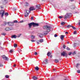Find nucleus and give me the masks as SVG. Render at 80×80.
Returning a JSON list of instances; mask_svg holds the SVG:
<instances>
[{"instance_id":"obj_28","label":"nucleus","mask_w":80,"mask_h":80,"mask_svg":"<svg viewBox=\"0 0 80 80\" xmlns=\"http://www.w3.org/2000/svg\"><path fill=\"white\" fill-rule=\"evenodd\" d=\"M17 44L15 43L14 44V47L15 48H16L17 47Z\"/></svg>"},{"instance_id":"obj_15","label":"nucleus","mask_w":80,"mask_h":80,"mask_svg":"<svg viewBox=\"0 0 80 80\" xmlns=\"http://www.w3.org/2000/svg\"><path fill=\"white\" fill-rule=\"evenodd\" d=\"M36 8H37L38 9H40V5H36Z\"/></svg>"},{"instance_id":"obj_50","label":"nucleus","mask_w":80,"mask_h":80,"mask_svg":"<svg viewBox=\"0 0 80 80\" xmlns=\"http://www.w3.org/2000/svg\"><path fill=\"white\" fill-rule=\"evenodd\" d=\"M0 67H3L2 64H1L0 65Z\"/></svg>"},{"instance_id":"obj_3","label":"nucleus","mask_w":80,"mask_h":80,"mask_svg":"<svg viewBox=\"0 0 80 80\" xmlns=\"http://www.w3.org/2000/svg\"><path fill=\"white\" fill-rule=\"evenodd\" d=\"M29 13H30V12L28 10H27L26 11V12L25 13L24 16L25 17H27L28 16V14Z\"/></svg>"},{"instance_id":"obj_48","label":"nucleus","mask_w":80,"mask_h":80,"mask_svg":"<svg viewBox=\"0 0 80 80\" xmlns=\"http://www.w3.org/2000/svg\"><path fill=\"white\" fill-rule=\"evenodd\" d=\"M39 42V40H38L37 42L38 43V45H39V42Z\"/></svg>"},{"instance_id":"obj_21","label":"nucleus","mask_w":80,"mask_h":80,"mask_svg":"<svg viewBox=\"0 0 80 80\" xmlns=\"http://www.w3.org/2000/svg\"><path fill=\"white\" fill-rule=\"evenodd\" d=\"M43 36V35L42 34H39V37H40V38H42Z\"/></svg>"},{"instance_id":"obj_53","label":"nucleus","mask_w":80,"mask_h":80,"mask_svg":"<svg viewBox=\"0 0 80 80\" xmlns=\"http://www.w3.org/2000/svg\"><path fill=\"white\" fill-rule=\"evenodd\" d=\"M65 33L66 34H67H67H68V32H65Z\"/></svg>"},{"instance_id":"obj_52","label":"nucleus","mask_w":80,"mask_h":80,"mask_svg":"<svg viewBox=\"0 0 80 80\" xmlns=\"http://www.w3.org/2000/svg\"><path fill=\"white\" fill-rule=\"evenodd\" d=\"M77 66H76V67H78V65H79V64H78V63L77 64Z\"/></svg>"},{"instance_id":"obj_54","label":"nucleus","mask_w":80,"mask_h":80,"mask_svg":"<svg viewBox=\"0 0 80 80\" xmlns=\"http://www.w3.org/2000/svg\"><path fill=\"white\" fill-rule=\"evenodd\" d=\"M78 25H80V20L79 21V22L78 23Z\"/></svg>"},{"instance_id":"obj_13","label":"nucleus","mask_w":80,"mask_h":80,"mask_svg":"<svg viewBox=\"0 0 80 80\" xmlns=\"http://www.w3.org/2000/svg\"><path fill=\"white\" fill-rule=\"evenodd\" d=\"M64 37H65V36L63 35H61L60 38L62 40H63L64 39Z\"/></svg>"},{"instance_id":"obj_30","label":"nucleus","mask_w":80,"mask_h":80,"mask_svg":"<svg viewBox=\"0 0 80 80\" xmlns=\"http://www.w3.org/2000/svg\"><path fill=\"white\" fill-rule=\"evenodd\" d=\"M5 77L6 78H9V76L8 75H6Z\"/></svg>"},{"instance_id":"obj_59","label":"nucleus","mask_w":80,"mask_h":80,"mask_svg":"<svg viewBox=\"0 0 80 80\" xmlns=\"http://www.w3.org/2000/svg\"><path fill=\"white\" fill-rule=\"evenodd\" d=\"M16 64H14V67H16Z\"/></svg>"},{"instance_id":"obj_29","label":"nucleus","mask_w":80,"mask_h":80,"mask_svg":"<svg viewBox=\"0 0 80 80\" xmlns=\"http://www.w3.org/2000/svg\"><path fill=\"white\" fill-rule=\"evenodd\" d=\"M5 15H7V16H8V12H6L4 14Z\"/></svg>"},{"instance_id":"obj_23","label":"nucleus","mask_w":80,"mask_h":80,"mask_svg":"<svg viewBox=\"0 0 80 80\" xmlns=\"http://www.w3.org/2000/svg\"><path fill=\"white\" fill-rule=\"evenodd\" d=\"M40 42H41V43H42V42H43V39H41L39 40Z\"/></svg>"},{"instance_id":"obj_24","label":"nucleus","mask_w":80,"mask_h":80,"mask_svg":"<svg viewBox=\"0 0 80 80\" xmlns=\"http://www.w3.org/2000/svg\"><path fill=\"white\" fill-rule=\"evenodd\" d=\"M55 62H56V63H58V62H59L58 60L57 59H55Z\"/></svg>"},{"instance_id":"obj_10","label":"nucleus","mask_w":80,"mask_h":80,"mask_svg":"<svg viewBox=\"0 0 80 80\" xmlns=\"http://www.w3.org/2000/svg\"><path fill=\"white\" fill-rule=\"evenodd\" d=\"M8 2L7 0H4L2 2V4L3 5H6L7 3Z\"/></svg>"},{"instance_id":"obj_31","label":"nucleus","mask_w":80,"mask_h":80,"mask_svg":"<svg viewBox=\"0 0 80 80\" xmlns=\"http://www.w3.org/2000/svg\"><path fill=\"white\" fill-rule=\"evenodd\" d=\"M72 28L73 29V30H75L76 29V28H75V27H74L73 26H72Z\"/></svg>"},{"instance_id":"obj_58","label":"nucleus","mask_w":80,"mask_h":80,"mask_svg":"<svg viewBox=\"0 0 80 80\" xmlns=\"http://www.w3.org/2000/svg\"><path fill=\"white\" fill-rule=\"evenodd\" d=\"M70 1H71V2H73V1H74V0H70Z\"/></svg>"},{"instance_id":"obj_40","label":"nucleus","mask_w":80,"mask_h":80,"mask_svg":"<svg viewBox=\"0 0 80 80\" xmlns=\"http://www.w3.org/2000/svg\"><path fill=\"white\" fill-rule=\"evenodd\" d=\"M13 52V50H11L9 51V52L10 53H12V52Z\"/></svg>"},{"instance_id":"obj_37","label":"nucleus","mask_w":80,"mask_h":80,"mask_svg":"<svg viewBox=\"0 0 80 80\" xmlns=\"http://www.w3.org/2000/svg\"><path fill=\"white\" fill-rule=\"evenodd\" d=\"M72 52H70L68 53V55H72Z\"/></svg>"},{"instance_id":"obj_49","label":"nucleus","mask_w":80,"mask_h":80,"mask_svg":"<svg viewBox=\"0 0 80 80\" xmlns=\"http://www.w3.org/2000/svg\"><path fill=\"white\" fill-rule=\"evenodd\" d=\"M31 18L32 20H33V17H32Z\"/></svg>"},{"instance_id":"obj_18","label":"nucleus","mask_w":80,"mask_h":80,"mask_svg":"<svg viewBox=\"0 0 80 80\" xmlns=\"http://www.w3.org/2000/svg\"><path fill=\"white\" fill-rule=\"evenodd\" d=\"M35 70L36 71H38L39 70V68H38V66L36 67L35 68Z\"/></svg>"},{"instance_id":"obj_26","label":"nucleus","mask_w":80,"mask_h":80,"mask_svg":"<svg viewBox=\"0 0 80 80\" xmlns=\"http://www.w3.org/2000/svg\"><path fill=\"white\" fill-rule=\"evenodd\" d=\"M25 6H28V3L27 2H26L25 4Z\"/></svg>"},{"instance_id":"obj_32","label":"nucleus","mask_w":80,"mask_h":80,"mask_svg":"<svg viewBox=\"0 0 80 80\" xmlns=\"http://www.w3.org/2000/svg\"><path fill=\"white\" fill-rule=\"evenodd\" d=\"M75 54H76V51H74L72 53V55H75Z\"/></svg>"},{"instance_id":"obj_5","label":"nucleus","mask_w":80,"mask_h":80,"mask_svg":"<svg viewBox=\"0 0 80 80\" xmlns=\"http://www.w3.org/2000/svg\"><path fill=\"white\" fill-rule=\"evenodd\" d=\"M2 58H3V59H4V60H8V57H7V56H5V55H4L2 56Z\"/></svg>"},{"instance_id":"obj_45","label":"nucleus","mask_w":80,"mask_h":80,"mask_svg":"<svg viewBox=\"0 0 80 80\" xmlns=\"http://www.w3.org/2000/svg\"><path fill=\"white\" fill-rule=\"evenodd\" d=\"M23 21H20V22H18V23H23Z\"/></svg>"},{"instance_id":"obj_27","label":"nucleus","mask_w":80,"mask_h":80,"mask_svg":"<svg viewBox=\"0 0 80 80\" xmlns=\"http://www.w3.org/2000/svg\"><path fill=\"white\" fill-rule=\"evenodd\" d=\"M13 23H18V21H17V20H14L13 22Z\"/></svg>"},{"instance_id":"obj_55","label":"nucleus","mask_w":80,"mask_h":80,"mask_svg":"<svg viewBox=\"0 0 80 80\" xmlns=\"http://www.w3.org/2000/svg\"><path fill=\"white\" fill-rule=\"evenodd\" d=\"M1 9L3 8V7H2V6H1Z\"/></svg>"},{"instance_id":"obj_22","label":"nucleus","mask_w":80,"mask_h":80,"mask_svg":"<svg viewBox=\"0 0 80 80\" xmlns=\"http://www.w3.org/2000/svg\"><path fill=\"white\" fill-rule=\"evenodd\" d=\"M31 37L32 39H34V38H35V36L33 35L31 36Z\"/></svg>"},{"instance_id":"obj_19","label":"nucleus","mask_w":80,"mask_h":80,"mask_svg":"<svg viewBox=\"0 0 80 80\" xmlns=\"http://www.w3.org/2000/svg\"><path fill=\"white\" fill-rule=\"evenodd\" d=\"M72 26L70 25H69L67 26L68 28H70L71 27H72Z\"/></svg>"},{"instance_id":"obj_1","label":"nucleus","mask_w":80,"mask_h":80,"mask_svg":"<svg viewBox=\"0 0 80 80\" xmlns=\"http://www.w3.org/2000/svg\"><path fill=\"white\" fill-rule=\"evenodd\" d=\"M43 28L44 29H46L47 31H44V35H47L50 31L51 29L52 28V27L48 26H43Z\"/></svg>"},{"instance_id":"obj_16","label":"nucleus","mask_w":80,"mask_h":80,"mask_svg":"<svg viewBox=\"0 0 80 80\" xmlns=\"http://www.w3.org/2000/svg\"><path fill=\"white\" fill-rule=\"evenodd\" d=\"M11 38H17V36H16V35H14L12 36Z\"/></svg>"},{"instance_id":"obj_33","label":"nucleus","mask_w":80,"mask_h":80,"mask_svg":"<svg viewBox=\"0 0 80 80\" xmlns=\"http://www.w3.org/2000/svg\"><path fill=\"white\" fill-rule=\"evenodd\" d=\"M74 35H75V34H77V31H75L74 32Z\"/></svg>"},{"instance_id":"obj_60","label":"nucleus","mask_w":80,"mask_h":80,"mask_svg":"<svg viewBox=\"0 0 80 80\" xmlns=\"http://www.w3.org/2000/svg\"><path fill=\"white\" fill-rule=\"evenodd\" d=\"M67 43H68V44H69V42H68Z\"/></svg>"},{"instance_id":"obj_12","label":"nucleus","mask_w":80,"mask_h":80,"mask_svg":"<svg viewBox=\"0 0 80 80\" xmlns=\"http://www.w3.org/2000/svg\"><path fill=\"white\" fill-rule=\"evenodd\" d=\"M28 25L29 26V28H31V27H32V25L33 26V22L29 23Z\"/></svg>"},{"instance_id":"obj_35","label":"nucleus","mask_w":80,"mask_h":80,"mask_svg":"<svg viewBox=\"0 0 80 80\" xmlns=\"http://www.w3.org/2000/svg\"><path fill=\"white\" fill-rule=\"evenodd\" d=\"M21 35H22V34H20L19 35H18V36H17V37L18 38L20 37Z\"/></svg>"},{"instance_id":"obj_9","label":"nucleus","mask_w":80,"mask_h":80,"mask_svg":"<svg viewBox=\"0 0 80 80\" xmlns=\"http://www.w3.org/2000/svg\"><path fill=\"white\" fill-rule=\"evenodd\" d=\"M7 24L9 26H13V22H8Z\"/></svg>"},{"instance_id":"obj_42","label":"nucleus","mask_w":80,"mask_h":80,"mask_svg":"<svg viewBox=\"0 0 80 80\" xmlns=\"http://www.w3.org/2000/svg\"><path fill=\"white\" fill-rule=\"evenodd\" d=\"M13 10H17V9L15 8H13Z\"/></svg>"},{"instance_id":"obj_38","label":"nucleus","mask_w":80,"mask_h":80,"mask_svg":"<svg viewBox=\"0 0 80 80\" xmlns=\"http://www.w3.org/2000/svg\"><path fill=\"white\" fill-rule=\"evenodd\" d=\"M65 47H66V46H65V45H63V48L65 49Z\"/></svg>"},{"instance_id":"obj_17","label":"nucleus","mask_w":80,"mask_h":80,"mask_svg":"<svg viewBox=\"0 0 80 80\" xmlns=\"http://www.w3.org/2000/svg\"><path fill=\"white\" fill-rule=\"evenodd\" d=\"M52 53L50 52H48L47 53V56L48 57H50V56L51 55Z\"/></svg>"},{"instance_id":"obj_34","label":"nucleus","mask_w":80,"mask_h":80,"mask_svg":"<svg viewBox=\"0 0 80 80\" xmlns=\"http://www.w3.org/2000/svg\"><path fill=\"white\" fill-rule=\"evenodd\" d=\"M2 35H6V33H2Z\"/></svg>"},{"instance_id":"obj_57","label":"nucleus","mask_w":80,"mask_h":80,"mask_svg":"<svg viewBox=\"0 0 80 80\" xmlns=\"http://www.w3.org/2000/svg\"><path fill=\"white\" fill-rule=\"evenodd\" d=\"M74 13H78V12H75Z\"/></svg>"},{"instance_id":"obj_20","label":"nucleus","mask_w":80,"mask_h":80,"mask_svg":"<svg viewBox=\"0 0 80 80\" xmlns=\"http://www.w3.org/2000/svg\"><path fill=\"white\" fill-rule=\"evenodd\" d=\"M32 78L33 80H37V79H38V78L35 76H33Z\"/></svg>"},{"instance_id":"obj_2","label":"nucleus","mask_w":80,"mask_h":80,"mask_svg":"<svg viewBox=\"0 0 80 80\" xmlns=\"http://www.w3.org/2000/svg\"><path fill=\"white\" fill-rule=\"evenodd\" d=\"M61 56H63V57H68V54L65 52H62L61 53Z\"/></svg>"},{"instance_id":"obj_46","label":"nucleus","mask_w":80,"mask_h":80,"mask_svg":"<svg viewBox=\"0 0 80 80\" xmlns=\"http://www.w3.org/2000/svg\"><path fill=\"white\" fill-rule=\"evenodd\" d=\"M77 72L78 73H80V70H78L77 71Z\"/></svg>"},{"instance_id":"obj_25","label":"nucleus","mask_w":80,"mask_h":80,"mask_svg":"<svg viewBox=\"0 0 80 80\" xmlns=\"http://www.w3.org/2000/svg\"><path fill=\"white\" fill-rule=\"evenodd\" d=\"M65 23L64 22H62L61 23V25H65Z\"/></svg>"},{"instance_id":"obj_11","label":"nucleus","mask_w":80,"mask_h":80,"mask_svg":"<svg viewBox=\"0 0 80 80\" xmlns=\"http://www.w3.org/2000/svg\"><path fill=\"white\" fill-rule=\"evenodd\" d=\"M12 29H13L12 28V29H10V28H6L5 29V30L6 31H10V30H12Z\"/></svg>"},{"instance_id":"obj_51","label":"nucleus","mask_w":80,"mask_h":80,"mask_svg":"<svg viewBox=\"0 0 80 80\" xmlns=\"http://www.w3.org/2000/svg\"><path fill=\"white\" fill-rule=\"evenodd\" d=\"M56 71V69H53V72H55V71Z\"/></svg>"},{"instance_id":"obj_4","label":"nucleus","mask_w":80,"mask_h":80,"mask_svg":"<svg viewBox=\"0 0 80 80\" xmlns=\"http://www.w3.org/2000/svg\"><path fill=\"white\" fill-rule=\"evenodd\" d=\"M4 13L5 11H4L3 10H1V11L0 12V15H2L1 17H3Z\"/></svg>"},{"instance_id":"obj_39","label":"nucleus","mask_w":80,"mask_h":80,"mask_svg":"<svg viewBox=\"0 0 80 80\" xmlns=\"http://www.w3.org/2000/svg\"><path fill=\"white\" fill-rule=\"evenodd\" d=\"M4 23L5 25H7V22L6 21L4 22Z\"/></svg>"},{"instance_id":"obj_56","label":"nucleus","mask_w":80,"mask_h":80,"mask_svg":"<svg viewBox=\"0 0 80 80\" xmlns=\"http://www.w3.org/2000/svg\"><path fill=\"white\" fill-rule=\"evenodd\" d=\"M50 58H52V55H51L50 56Z\"/></svg>"},{"instance_id":"obj_7","label":"nucleus","mask_w":80,"mask_h":80,"mask_svg":"<svg viewBox=\"0 0 80 80\" xmlns=\"http://www.w3.org/2000/svg\"><path fill=\"white\" fill-rule=\"evenodd\" d=\"M39 26V24L38 23H35L33 22V27H38V26Z\"/></svg>"},{"instance_id":"obj_8","label":"nucleus","mask_w":80,"mask_h":80,"mask_svg":"<svg viewBox=\"0 0 80 80\" xmlns=\"http://www.w3.org/2000/svg\"><path fill=\"white\" fill-rule=\"evenodd\" d=\"M69 14L67 13L65 16H64V19L65 20L66 19H67L69 17Z\"/></svg>"},{"instance_id":"obj_41","label":"nucleus","mask_w":80,"mask_h":80,"mask_svg":"<svg viewBox=\"0 0 80 80\" xmlns=\"http://www.w3.org/2000/svg\"><path fill=\"white\" fill-rule=\"evenodd\" d=\"M35 55H37V52H35L34 53Z\"/></svg>"},{"instance_id":"obj_44","label":"nucleus","mask_w":80,"mask_h":80,"mask_svg":"<svg viewBox=\"0 0 80 80\" xmlns=\"http://www.w3.org/2000/svg\"><path fill=\"white\" fill-rule=\"evenodd\" d=\"M31 41L32 42H35V40H31Z\"/></svg>"},{"instance_id":"obj_43","label":"nucleus","mask_w":80,"mask_h":80,"mask_svg":"<svg viewBox=\"0 0 80 80\" xmlns=\"http://www.w3.org/2000/svg\"><path fill=\"white\" fill-rule=\"evenodd\" d=\"M58 18L61 19V18H63V17H61V16H59L58 17Z\"/></svg>"},{"instance_id":"obj_14","label":"nucleus","mask_w":80,"mask_h":80,"mask_svg":"<svg viewBox=\"0 0 80 80\" xmlns=\"http://www.w3.org/2000/svg\"><path fill=\"white\" fill-rule=\"evenodd\" d=\"M43 62H44L45 64L47 65L48 63V59H46L45 60V61H43Z\"/></svg>"},{"instance_id":"obj_47","label":"nucleus","mask_w":80,"mask_h":80,"mask_svg":"<svg viewBox=\"0 0 80 80\" xmlns=\"http://www.w3.org/2000/svg\"><path fill=\"white\" fill-rule=\"evenodd\" d=\"M58 36V35H57V34H55L54 35V37H57Z\"/></svg>"},{"instance_id":"obj_36","label":"nucleus","mask_w":80,"mask_h":80,"mask_svg":"<svg viewBox=\"0 0 80 80\" xmlns=\"http://www.w3.org/2000/svg\"><path fill=\"white\" fill-rule=\"evenodd\" d=\"M66 49L67 50H70V49L68 47Z\"/></svg>"},{"instance_id":"obj_6","label":"nucleus","mask_w":80,"mask_h":80,"mask_svg":"<svg viewBox=\"0 0 80 80\" xmlns=\"http://www.w3.org/2000/svg\"><path fill=\"white\" fill-rule=\"evenodd\" d=\"M35 10V9L34 8V7H31L29 8V11L30 12V11H32L33 10Z\"/></svg>"}]
</instances>
